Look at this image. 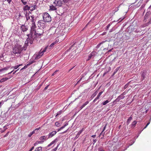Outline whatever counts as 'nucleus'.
<instances>
[{"label":"nucleus","mask_w":151,"mask_h":151,"mask_svg":"<svg viewBox=\"0 0 151 151\" xmlns=\"http://www.w3.org/2000/svg\"><path fill=\"white\" fill-rule=\"evenodd\" d=\"M43 31L40 28L38 29L35 31L34 33L31 34V37L29 38V43L32 44V43L33 41L35 39L39 37H40L43 34Z\"/></svg>","instance_id":"1"},{"label":"nucleus","mask_w":151,"mask_h":151,"mask_svg":"<svg viewBox=\"0 0 151 151\" xmlns=\"http://www.w3.org/2000/svg\"><path fill=\"white\" fill-rule=\"evenodd\" d=\"M25 47V46H23L22 47L21 45L17 44L14 46L12 52L16 56H19L23 50H26V49Z\"/></svg>","instance_id":"2"},{"label":"nucleus","mask_w":151,"mask_h":151,"mask_svg":"<svg viewBox=\"0 0 151 151\" xmlns=\"http://www.w3.org/2000/svg\"><path fill=\"white\" fill-rule=\"evenodd\" d=\"M43 18L45 22H50L51 21V18L48 13L45 12L43 14Z\"/></svg>","instance_id":"3"},{"label":"nucleus","mask_w":151,"mask_h":151,"mask_svg":"<svg viewBox=\"0 0 151 151\" xmlns=\"http://www.w3.org/2000/svg\"><path fill=\"white\" fill-rule=\"evenodd\" d=\"M36 27L35 24H34L33 23L31 24L30 33L29 34L27 35L29 38L31 37V34L32 33H34V32L36 30H35Z\"/></svg>","instance_id":"4"},{"label":"nucleus","mask_w":151,"mask_h":151,"mask_svg":"<svg viewBox=\"0 0 151 151\" xmlns=\"http://www.w3.org/2000/svg\"><path fill=\"white\" fill-rule=\"evenodd\" d=\"M126 94V92H124L121 94L119 96H118L117 98L113 101V102L114 104H115V102H119L120 100L124 99L125 97L124 95Z\"/></svg>","instance_id":"5"},{"label":"nucleus","mask_w":151,"mask_h":151,"mask_svg":"<svg viewBox=\"0 0 151 151\" xmlns=\"http://www.w3.org/2000/svg\"><path fill=\"white\" fill-rule=\"evenodd\" d=\"M141 78L142 80H144L146 78V76L149 74L147 72V71L146 70L142 71L141 73Z\"/></svg>","instance_id":"6"},{"label":"nucleus","mask_w":151,"mask_h":151,"mask_svg":"<svg viewBox=\"0 0 151 151\" xmlns=\"http://www.w3.org/2000/svg\"><path fill=\"white\" fill-rule=\"evenodd\" d=\"M53 4L55 6H61L63 4V2L61 0H55Z\"/></svg>","instance_id":"7"},{"label":"nucleus","mask_w":151,"mask_h":151,"mask_svg":"<svg viewBox=\"0 0 151 151\" xmlns=\"http://www.w3.org/2000/svg\"><path fill=\"white\" fill-rule=\"evenodd\" d=\"M44 21L42 20H39L37 22V25L38 27L40 28H43L44 26Z\"/></svg>","instance_id":"8"},{"label":"nucleus","mask_w":151,"mask_h":151,"mask_svg":"<svg viewBox=\"0 0 151 151\" xmlns=\"http://www.w3.org/2000/svg\"><path fill=\"white\" fill-rule=\"evenodd\" d=\"M96 52H92L88 55V58L87 60V61L89 60L92 58H94L96 55Z\"/></svg>","instance_id":"9"},{"label":"nucleus","mask_w":151,"mask_h":151,"mask_svg":"<svg viewBox=\"0 0 151 151\" xmlns=\"http://www.w3.org/2000/svg\"><path fill=\"white\" fill-rule=\"evenodd\" d=\"M42 50V49H41L40 51L39 52L38 54L36 55V56L35 58V60L40 58L44 54L43 53L41 52Z\"/></svg>","instance_id":"10"},{"label":"nucleus","mask_w":151,"mask_h":151,"mask_svg":"<svg viewBox=\"0 0 151 151\" xmlns=\"http://www.w3.org/2000/svg\"><path fill=\"white\" fill-rule=\"evenodd\" d=\"M21 30L24 32H26L28 30V27L24 24L22 25L21 27Z\"/></svg>","instance_id":"11"},{"label":"nucleus","mask_w":151,"mask_h":151,"mask_svg":"<svg viewBox=\"0 0 151 151\" xmlns=\"http://www.w3.org/2000/svg\"><path fill=\"white\" fill-rule=\"evenodd\" d=\"M56 133L57 132L56 131H55L49 133L48 134V138L52 137L56 134Z\"/></svg>","instance_id":"12"},{"label":"nucleus","mask_w":151,"mask_h":151,"mask_svg":"<svg viewBox=\"0 0 151 151\" xmlns=\"http://www.w3.org/2000/svg\"><path fill=\"white\" fill-rule=\"evenodd\" d=\"M48 138H47V136H43L40 137L39 139L42 141H43V142L46 141Z\"/></svg>","instance_id":"13"},{"label":"nucleus","mask_w":151,"mask_h":151,"mask_svg":"<svg viewBox=\"0 0 151 151\" xmlns=\"http://www.w3.org/2000/svg\"><path fill=\"white\" fill-rule=\"evenodd\" d=\"M37 7L36 5H34L30 6V11H32L34 9H35Z\"/></svg>","instance_id":"14"},{"label":"nucleus","mask_w":151,"mask_h":151,"mask_svg":"<svg viewBox=\"0 0 151 151\" xmlns=\"http://www.w3.org/2000/svg\"><path fill=\"white\" fill-rule=\"evenodd\" d=\"M55 31L52 29H50L49 30V33L50 35H52L55 33Z\"/></svg>","instance_id":"15"},{"label":"nucleus","mask_w":151,"mask_h":151,"mask_svg":"<svg viewBox=\"0 0 151 151\" xmlns=\"http://www.w3.org/2000/svg\"><path fill=\"white\" fill-rule=\"evenodd\" d=\"M98 151H105V149L104 147L100 146L98 148Z\"/></svg>","instance_id":"16"},{"label":"nucleus","mask_w":151,"mask_h":151,"mask_svg":"<svg viewBox=\"0 0 151 151\" xmlns=\"http://www.w3.org/2000/svg\"><path fill=\"white\" fill-rule=\"evenodd\" d=\"M25 17L27 21L28 20L30 19V16L29 15V13H27V12H26Z\"/></svg>","instance_id":"17"},{"label":"nucleus","mask_w":151,"mask_h":151,"mask_svg":"<svg viewBox=\"0 0 151 151\" xmlns=\"http://www.w3.org/2000/svg\"><path fill=\"white\" fill-rule=\"evenodd\" d=\"M10 78H3L0 80V83H3V82H4L5 81H7Z\"/></svg>","instance_id":"18"},{"label":"nucleus","mask_w":151,"mask_h":151,"mask_svg":"<svg viewBox=\"0 0 151 151\" xmlns=\"http://www.w3.org/2000/svg\"><path fill=\"white\" fill-rule=\"evenodd\" d=\"M32 62H30L29 64H27V65H25L23 68H22L20 70V71L22 70L25 69L27 68L28 66L29 65L31 64H32Z\"/></svg>","instance_id":"19"},{"label":"nucleus","mask_w":151,"mask_h":151,"mask_svg":"<svg viewBox=\"0 0 151 151\" xmlns=\"http://www.w3.org/2000/svg\"><path fill=\"white\" fill-rule=\"evenodd\" d=\"M30 9V6L26 5L23 7V10L24 11L29 10Z\"/></svg>","instance_id":"20"},{"label":"nucleus","mask_w":151,"mask_h":151,"mask_svg":"<svg viewBox=\"0 0 151 151\" xmlns=\"http://www.w3.org/2000/svg\"><path fill=\"white\" fill-rule=\"evenodd\" d=\"M9 67H5L4 68L0 69V72H5V71H6L8 70L9 69Z\"/></svg>","instance_id":"21"},{"label":"nucleus","mask_w":151,"mask_h":151,"mask_svg":"<svg viewBox=\"0 0 151 151\" xmlns=\"http://www.w3.org/2000/svg\"><path fill=\"white\" fill-rule=\"evenodd\" d=\"M50 10L52 11L55 10L57 9L53 5L50 6Z\"/></svg>","instance_id":"22"},{"label":"nucleus","mask_w":151,"mask_h":151,"mask_svg":"<svg viewBox=\"0 0 151 151\" xmlns=\"http://www.w3.org/2000/svg\"><path fill=\"white\" fill-rule=\"evenodd\" d=\"M43 143V141H42L40 140V141H36L34 144V145L35 146L36 145H37L39 144H42Z\"/></svg>","instance_id":"23"},{"label":"nucleus","mask_w":151,"mask_h":151,"mask_svg":"<svg viewBox=\"0 0 151 151\" xmlns=\"http://www.w3.org/2000/svg\"><path fill=\"white\" fill-rule=\"evenodd\" d=\"M68 125V123H66L64 125V126H62V127H61L60 129H58V131L59 132L63 128H64L65 127L67 126Z\"/></svg>","instance_id":"24"},{"label":"nucleus","mask_w":151,"mask_h":151,"mask_svg":"<svg viewBox=\"0 0 151 151\" xmlns=\"http://www.w3.org/2000/svg\"><path fill=\"white\" fill-rule=\"evenodd\" d=\"M137 122L136 121H134L132 122L131 124L132 127H134L137 124Z\"/></svg>","instance_id":"25"},{"label":"nucleus","mask_w":151,"mask_h":151,"mask_svg":"<svg viewBox=\"0 0 151 151\" xmlns=\"http://www.w3.org/2000/svg\"><path fill=\"white\" fill-rule=\"evenodd\" d=\"M2 1H3L4 2L5 1H7V2H8V3L10 5H11V6H12L13 5V2L12 1V0H11V2H9L8 1V0H2Z\"/></svg>","instance_id":"26"},{"label":"nucleus","mask_w":151,"mask_h":151,"mask_svg":"<svg viewBox=\"0 0 151 151\" xmlns=\"http://www.w3.org/2000/svg\"><path fill=\"white\" fill-rule=\"evenodd\" d=\"M132 118L131 117H130L127 119V124L128 125L130 123V122L132 120Z\"/></svg>","instance_id":"27"},{"label":"nucleus","mask_w":151,"mask_h":151,"mask_svg":"<svg viewBox=\"0 0 151 151\" xmlns=\"http://www.w3.org/2000/svg\"><path fill=\"white\" fill-rule=\"evenodd\" d=\"M35 151H42V147H40L36 149Z\"/></svg>","instance_id":"28"},{"label":"nucleus","mask_w":151,"mask_h":151,"mask_svg":"<svg viewBox=\"0 0 151 151\" xmlns=\"http://www.w3.org/2000/svg\"><path fill=\"white\" fill-rule=\"evenodd\" d=\"M103 92L101 91V92H100L98 95H97V96L96 97V99H98L99 98L100 96H101V94Z\"/></svg>","instance_id":"29"},{"label":"nucleus","mask_w":151,"mask_h":151,"mask_svg":"<svg viewBox=\"0 0 151 151\" xmlns=\"http://www.w3.org/2000/svg\"><path fill=\"white\" fill-rule=\"evenodd\" d=\"M83 129L81 130H80L79 132L77 134V135H76V137H77V138L78 137H79L81 133L83 131Z\"/></svg>","instance_id":"30"},{"label":"nucleus","mask_w":151,"mask_h":151,"mask_svg":"<svg viewBox=\"0 0 151 151\" xmlns=\"http://www.w3.org/2000/svg\"><path fill=\"white\" fill-rule=\"evenodd\" d=\"M56 142V139H55V140H53V141H52V142L49 144L48 145V147H50V146H51L52 144H53L54 143H55V142Z\"/></svg>","instance_id":"31"},{"label":"nucleus","mask_w":151,"mask_h":151,"mask_svg":"<svg viewBox=\"0 0 151 151\" xmlns=\"http://www.w3.org/2000/svg\"><path fill=\"white\" fill-rule=\"evenodd\" d=\"M109 101L108 100H106L104 102L102 103V104L103 105H105L108 103Z\"/></svg>","instance_id":"32"},{"label":"nucleus","mask_w":151,"mask_h":151,"mask_svg":"<svg viewBox=\"0 0 151 151\" xmlns=\"http://www.w3.org/2000/svg\"><path fill=\"white\" fill-rule=\"evenodd\" d=\"M48 47V46H46L43 50H41V52H42L43 54H44V53L46 51V50L47 49Z\"/></svg>","instance_id":"33"},{"label":"nucleus","mask_w":151,"mask_h":151,"mask_svg":"<svg viewBox=\"0 0 151 151\" xmlns=\"http://www.w3.org/2000/svg\"><path fill=\"white\" fill-rule=\"evenodd\" d=\"M103 132V131H102V132H101V133H100V135H101L102 136V137L101 138V139L102 138H103V137H104V134H105V132Z\"/></svg>","instance_id":"34"},{"label":"nucleus","mask_w":151,"mask_h":151,"mask_svg":"<svg viewBox=\"0 0 151 151\" xmlns=\"http://www.w3.org/2000/svg\"><path fill=\"white\" fill-rule=\"evenodd\" d=\"M104 42V41L102 42H101V43H100L99 44H98L96 46V48H99V47L100 46V45L101 44H102Z\"/></svg>","instance_id":"35"},{"label":"nucleus","mask_w":151,"mask_h":151,"mask_svg":"<svg viewBox=\"0 0 151 151\" xmlns=\"http://www.w3.org/2000/svg\"><path fill=\"white\" fill-rule=\"evenodd\" d=\"M59 144L58 145L57 147H56L54 149H53L52 150V151H56L57 149H58V147L59 146Z\"/></svg>","instance_id":"36"},{"label":"nucleus","mask_w":151,"mask_h":151,"mask_svg":"<svg viewBox=\"0 0 151 151\" xmlns=\"http://www.w3.org/2000/svg\"><path fill=\"white\" fill-rule=\"evenodd\" d=\"M89 103V101H86V102H85L83 105V106L85 107L87 104H88Z\"/></svg>","instance_id":"37"},{"label":"nucleus","mask_w":151,"mask_h":151,"mask_svg":"<svg viewBox=\"0 0 151 151\" xmlns=\"http://www.w3.org/2000/svg\"><path fill=\"white\" fill-rule=\"evenodd\" d=\"M22 2L23 3L24 5H25L27 4V2L25 0H21Z\"/></svg>","instance_id":"38"},{"label":"nucleus","mask_w":151,"mask_h":151,"mask_svg":"<svg viewBox=\"0 0 151 151\" xmlns=\"http://www.w3.org/2000/svg\"><path fill=\"white\" fill-rule=\"evenodd\" d=\"M62 112V111H60L58 112L57 113L56 115L55 116V117H57L58 115L60 114H61Z\"/></svg>","instance_id":"39"},{"label":"nucleus","mask_w":151,"mask_h":151,"mask_svg":"<svg viewBox=\"0 0 151 151\" xmlns=\"http://www.w3.org/2000/svg\"><path fill=\"white\" fill-rule=\"evenodd\" d=\"M31 22H32V24L33 23L34 24H35V19H31Z\"/></svg>","instance_id":"40"},{"label":"nucleus","mask_w":151,"mask_h":151,"mask_svg":"<svg viewBox=\"0 0 151 151\" xmlns=\"http://www.w3.org/2000/svg\"><path fill=\"white\" fill-rule=\"evenodd\" d=\"M18 68H19V67H18V65H17L16 66H14V67H12L11 68V69H12L13 68H14V69H17Z\"/></svg>","instance_id":"41"},{"label":"nucleus","mask_w":151,"mask_h":151,"mask_svg":"<svg viewBox=\"0 0 151 151\" xmlns=\"http://www.w3.org/2000/svg\"><path fill=\"white\" fill-rule=\"evenodd\" d=\"M147 26V24H145L142 25H141L140 26L141 27H144Z\"/></svg>","instance_id":"42"},{"label":"nucleus","mask_w":151,"mask_h":151,"mask_svg":"<svg viewBox=\"0 0 151 151\" xmlns=\"http://www.w3.org/2000/svg\"><path fill=\"white\" fill-rule=\"evenodd\" d=\"M59 124H60L58 122H56L55 124V125L57 127H59Z\"/></svg>","instance_id":"43"},{"label":"nucleus","mask_w":151,"mask_h":151,"mask_svg":"<svg viewBox=\"0 0 151 151\" xmlns=\"http://www.w3.org/2000/svg\"><path fill=\"white\" fill-rule=\"evenodd\" d=\"M58 71V70H56L52 75V76H53L55 74H56V73Z\"/></svg>","instance_id":"44"},{"label":"nucleus","mask_w":151,"mask_h":151,"mask_svg":"<svg viewBox=\"0 0 151 151\" xmlns=\"http://www.w3.org/2000/svg\"><path fill=\"white\" fill-rule=\"evenodd\" d=\"M56 43V42L52 43L50 45L49 47H52Z\"/></svg>","instance_id":"45"},{"label":"nucleus","mask_w":151,"mask_h":151,"mask_svg":"<svg viewBox=\"0 0 151 151\" xmlns=\"http://www.w3.org/2000/svg\"><path fill=\"white\" fill-rule=\"evenodd\" d=\"M107 124H106V125L104 126V128L102 131L103 132H104V130H105Z\"/></svg>","instance_id":"46"},{"label":"nucleus","mask_w":151,"mask_h":151,"mask_svg":"<svg viewBox=\"0 0 151 151\" xmlns=\"http://www.w3.org/2000/svg\"><path fill=\"white\" fill-rule=\"evenodd\" d=\"M70 0H63V1L64 3H67V2H68Z\"/></svg>","instance_id":"47"},{"label":"nucleus","mask_w":151,"mask_h":151,"mask_svg":"<svg viewBox=\"0 0 151 151\" xmlns=\"http://www.w3.org/2000/svg\"><path fill=\"white\" fill-rule=\"evenodd\" d=\"M150 121L148 122V123L147 124H146V126L144 128V129H145V128H146L149 125V124H150Z\"/></svg>","instance_id":"48"},{"label":"nucleus","mask_w":151,"mask_h":151,"mask_svg":"<svg viewBox=\"0 0 151 151\" xmlns=\"http://www.w3.org/2000/svg\"><path fill=\"white\" fill-rule=\"evenodd\" d=\"M9 133V132H8L4 136V137H7Z\"/></svg>","instance_id":"49"},{"label":"nucleus","mask_w":151,"mask_h":151,"mask_svg":"<svg viewBox=\"0 0 151 151\" xmlns=\"http://www.w3.org/2000/svg\"><path fill=\"white\" fill-rule=\"evenodd\" d=\"M83 76H82L81 78L79 80L78 82H77V83H79L80 81L83 78Z\"/></svg>","instance_id":"50"},{"label":"nucleus","mask_w":151,"mask_h":151,"mask_svg":"<svg viewBox=\"0 0 151 151\" xmlns=\"http://www.w3.org/2000/svg\"><path fill=\"white\" fill-rule=\"evenodd\" d=\"M110 26V24H109L106 27V29L107 30H108L109 29Z\"/></svg>","instance_id":"51"},{"label":"nucleus","mask_w":151,"mask_h":151,"mask_svg":"<svg viewBox=\"0 0 151 151\" xmlns=\"http://www.w3.org/2000/svg\"><path fill=\"white\" fill-rule=\"evenodd\" d=\"M33 134L32 133L30 132L28 135V136L29 137H30Z\"/></svg>","instance_id":"52"},{"label":"nucleus","mask_w":151,"mask_h":151,"mask_svg":"<svg viewBox=\"0 0 151 151\" xmlns=\"http://www.w3.org/2000/svg\"><path fill=\"white\" fill-rule=\"evenodd\" d=\"M150 14V13L148 12H147L146 13L145 16V17H146V18L147 16V15H149V14Z\"/></svg>","instance_id":"53"},{"label":"nucleus","mask_w":151,"mask_h":151,"mask_svg":"<svg viewBox=\"0 0 151 151\" xmlns=\"http://www.w3.org/2000/svg\"><path fill=\"white\" fill-rule=\"evenodd\" d=\"M49 86V85H48L47 86H46L44 88V90H46V89H47V88H48Z\"/></svg>","instance_id":"54"},{"label":"nucleus","mask_w":151,"mask_h":151,"mask_svg":"<svg viewBox=\"0 0 151 151\" xmlns=\"http://www.w3.org/2000/svg\"><path fill=\"white\" fill-rule=\"evenodd\" d=\"M34 149V147H32L29 150V151H32Z\"/></svg>","instance_id":"55"},{"label":"nucleus","mask_w":151,"mask_h":151,"mask_svg":"<svg viewBox=\"0 0 151 151\" xmlns=\"http://www.w3.org/2000/svg\"><path fill=\"white\" fill-rule=\"evenodd\" d=\"M26 42V41L25 42V46H28V41L27 42V43Z\"/></svg>","instance_id":"56"},{"label":"nucleus","mask_w":151,"mask_h":151,"mask_svg":"<svg viewBox=\"0 0 151 151\" xmlns=\"http://www.w3.org/2000/svg\"><path fill=\"white\" fill-rule=\"evenodd\" d=\"M128 86V85H126L124 86V89H126Z\"/></svg>","instance_id":"57"},{"label":"nucleus","mask_w":151,"mask_h":151,"mask_svg":"<svg viewBox=\"0 0 151 151\" xmlns=\"http://www.w3.org/2000/svg\"><path fill=\"white\" fill-rule=\"evenodd\" d=\"M98 99H96V98L93 100V102H95L97 100H98Z\"/></svg>","instance_id":"58"},{"label":"nucleus","mask_w":151,"mask_h":151,"mask_svg":"<svg viewBox=\"0 0 151 151\" xmlns=\"http://www.w3.org/2000/svg\"><path fill=\"white\" fill-rule=\"evenodd\" d=\"M19 69H18L17 70H16L14 72H13V75Z\"/></svg>","instance_id":"59"},{"label":"nucleus","mask_w":151,"mask_h":151,"mask_svg":"<svg viewBox=\"0 0 151 151\" xmlns=\"http://www.w3.org/2000/svg\"><path fill=\"white\" fill-rule=\"evenodd\" d=\"M36 130H34V131H33L32 132H31L32 133V134H33L35 133V131Z\"/></svg>","instance_id":"60"},{"label":"nucleus","mask_w":151,"mask_h":151,"mask_svg":"<svg viewBox=\"0 0 151 151\" xmlns=\"http://www.w3.org/2000/svg\"><path fill=\"white\" fill-rule=\"evenodd\" d=\"M84 107L83 106V105L80 107V108L81 109H82Z\"/></svg>","instance_id":"61"},{"label":"nucleus","mask_w":151,"mask_h":151,"mask_svg":"<svg viewBox=\"0 0 151 151\" xmlns=\"http://www.w3.org/2000/svg\"><path fill=\"white\" fill-rule=\"evenodd\" d=\"M31 19H35L33 15L31 16Z\"/></svg>","instance_id":"62"},{"label":"nucleus","mask_w":151,"mask_h":151,"mask_svg":"<svg viewBox=\"0 0 151 151\" xmlns=\"http://www.w3.org/2000/svg\"><path fill=\"white\" fill-rule=\"evenodd\" d=\"M75 66H74L72 68H71V69H70L69 70V72H70V71H71L74 67Z\"/></svg>","instance_id":"63"},{"label":"nucleus","mask_w":151,"mask_h":151,"mask_svg":"<svg viewBox=\"0 0 151 151\" xmlns=\"http://www.w3.org/2000/svg\"><path fill=\"white\" fill-rule=\"evenodd\" d=\"M96 137V135H93L91 136L92 137Z\"/></svg>","instance_id":"64"}]
</instances>
